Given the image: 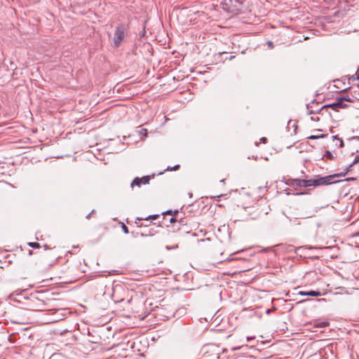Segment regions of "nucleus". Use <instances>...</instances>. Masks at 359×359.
Here are the masks:
<instances>
[{
    "label": "nucleus",
    "instance_id": "nucleus-1",
    "mask_svg": "<svg viewBox=\"0 0 359 359\" xmlns=\"http://www.w3.org/2000/svg\"><path fill=\"white\" fill-rule=\"evenodd\" d=\"M125 37V27L123 25H119L116 27L114 36V43L118 47Z\"/></svg>",
    "mask_w": 359,
    "mask_h": 359
},
{
    "label": "nucleus",
    "instance_id": "nucleus-2",
    "mask_svg": "<svg viewBox=\"0 0 359 359\" xmlns=\"http://www.w3.org/2000/svg\"><path fill=\"white\" fill-rule=\"evenodd\" d=\"M332 178H333V177L330 175V176L319 177L318 179H313V182H314L313 187L330 184H332L331 180Z\"/></svg>",
    "mask_w": 359,
    "mask_h": 359
},
{
    "label": "nucleus",
    "instance_id": "nucleus-3",
    "mask_svg": "<svg viewBox=\"0 0 359 359\" xmlns=\"http://www.w3.org/2000/svg\"><path fill=\"white\" fill-rule=\"evenodd\" d=\"M150 180V176H144L142 178L135 177L130 184V187L133 188L134 186L140 187L142 184H149Z\"/></svg>",
    "mask_w": 359,
    "mask_h": 359
},
{
    "label": "nucleus",
    "instance_id": "nucleus-4",
    "mask_svg": "<svg viewBox=\"0 0 359 359\" xmlns=\"http://www.w3.org/2000/svg\"><path fill=\"white\" fill-rule=\"evenodd\" d=\"M301 296H309V297H319L320 292L319 291L311 290L309 292L300 291L298 293Z\"/></svg>",
    "mask_w": 359,
    "mask_h": 359
},
{
    "label": "nucleus",
    "instance_id": "nucleus-5",
    "mask_svg": "<svg viewBox=\"0 0 359 359\" xmlns=\"http://www.w3.org/2000/svg\"><path fill=\"white\" fill-rule=\"evenodd\" d=\"M298 184L300 187H308L313 186L314 182L313 179L311 180H300Z\"/></svg>",
    "mask_w": 359,
    "mask_h": 359
},
{
    "label": "nucleus",
    "instance_id": "nucleus-6",
    "mask_svg": "<svg viewBox=\"0 0 359 359\" xmlns=\"http://www.w3.org/2000/svg\"><path fill=\"white\" fill-rule=\"evenodd\" d=\"M345 102H346V97H339L338 99L337 102H336V104H337V108L344 109V108L347 107V104L345 103Z\"/></svg>",
    "mask_w": 359,
    "mask_h": 359
},
{
    "label": "nucleus",
    "instance_id": "nucleus-7",
    "mask_svg": "<svg viewBox=\"0 0 359 359\" xmlns=\"http://www.w3.org/2000/svg\"><path fill=\"white\" fill-rule=\"evenodd\" d=\"M316 212H317V210L316 209H313L309 212L302 213L299 218H302V219L311 218V217H313Z\"/></svg>",
    "mask_w": 359,
    "mask_h": 359
},
{
    "label": "nucleus",
    "instance_id": "nucleus-8",
    "mask_svg": "<svg viewBox=\"0 0 359 359\" xmlns=\"http://www.w3.org/2000/svg\"><path fill=\"white\" fill-rule=\"evenodd\" d=\"M137 133L140 135H142L143 137H147V130L146 128H139V129L137 130Z\"/></svg>",
    "mask_w": 359,
    "mask_h": 359
},
{
    "label": "nucleus",
    "instance_id": "nucleus-9",
    "mask_svg": "<svg viewBox=\"0 0 359 359\" xmlns=\"http://www.w3.org/2000/svg\"><path fill=\"white\" fill-rule=\"evenodd\" d=\"M327 136V135H311L310 137H309V138L311 140H316V139H320V138H324Z\"/></svg>",
    "mask_w": 359,
    "mask_h": 359
},
{
    "label": "nucleus",
    "instance_id": "nucleus-10",
    "mask_svg": "<svg viewBox=\"0 0 359 359\" xmlns=\"http://www.w3.org/2000/svg\"><path fill=\"white\" fill-rule=\"evenodd\" d=\"M28 245L29 247H31V248H40L39 243H36V242L29 243Z\"/></svg>",
    "mask_w": 359,
    "mask_h": 359
},
{
    "label": "nucleus",
    "instance_id": "nucleus-11",
    "mask_svg": "<svg viewBox=\"0 0 359 359\" xmlns=\"http://www.w3.org/2000/svg\"><path fill=\"white\" fill-rule=\"evenodd\" d=\"M327 325H328V323L327 322H321V323H316V327H325Z\"/></svg>",
    "mask_w": 359,
    "mask_h": 359
},
{
    "label": "nucleus",
    "instance_id": "nucleus-12",
    "mask_svg": "<svg viewBox=\"0 0 359 359\" xmlns=\"http://www.w3.org/2000/svg\"><path fill=\"white\" fill-rule=\"evenodd\" d=\"M333 140H337L339 142V147H344V142L341 138H339L337 135L332 136Z\"/></svg>",
    "mask_w": 359,
    "mask_h": 359
},
{
    "label": "nucleus",
    "instance_id": "nucleus-13",
    "mask_svg": "<svg viewBox=\"0 0 359 359\" xmlns=\"http://www.w3.org/2000/svg\"><path fill=\"white\" fill-rule=\"evenodd\" d=\"M244 346H248V345L243 344V345H241V346H233V347H231V350L232 351H238V350L241 349V348H242L243 347H244Z\"/></svg>",
    "mask_w": 359,
    "mask_h": 359
},
{
    "label": "nucleus",
    "instance_id": "nucleus-14",
    "mask_svg": "<svg viewBox=\"0 0 359 359\" xmlns=\"http://www.w3.org/2000/svg\"><path fill=\"white\" fill-rule=\"evenodd\" d=\"M325 156H326L327 158L330 159V160H332V159H333V158H334V156H333V154H332L330 151H326V152H325Z\"/></svg>",
    "mask_w": 359,
    "mask_h": 359
},
{
    "label": "nucleus",
    "instance_id": "nucleus-15",
    "mask_svg": "<svg viewBox=\"0 0 359 359\" xmlns=\"http://www.w3.org/2000/svg\"><path fill=\"white\" fill-rule=\"evenodd\" d=\"M323 107H332V109H337V104H336V102H334L332 104L325 105Z\"/></svg>",
    "mask_w": 359,
    "mask_h": 359
},
{
    "label": "nucleus",
    "instance_id": "nucleus-16",
    "mask_svg": "<svg viewBox=\"0 0 359 359\" xmlns=\"http://www.w3.org/2000/svg\"><path fill=\"white\" fill-rule=\"evenodd\" d=\"M358 163H359V154L355 157L353 161L350 164L349 168Z\"/></svg>",
    "mask_w": 359,
    "mask_h": 359
},
{
    "label": "nucleus",
    "instance_id": "nucleus-17",
    "mask_svg": "<svg viewBox=\"0 0 359 359\" xmlns=\"http://www.w3.org/2000/svg\"><path fill=\"white\" fill-rule=\"evenodd\" d=\"M157 217H158V215H149L148 217H147V218H145V219H144V218H139V217H138V218H137V219H140V220L146 219V220H147V219H148L149 218H154V219H155V218H156Z\"/></svg>",
    "mask_w": 359,
    "mask_h": 359
},
{
    "label": "nucleus",
    "instance_id": "nucleus-18",
    "mask_svg": "<svg viewBox=\"0 0 359 359\" xmlns=\"http://www.w3.org/2000/svg\"><path fill=\"white\" fill-rule=\"evenodd\" d=\"M122 230L125 233H128V229L124 224H122Z\"/></svg>",
    "mask_w": 359,
    "mask_h": 359
},
{
    "label": "nucleus",
    "instance_id": "nucleus-19",
    "mask_svg": "<svg viewBox=\"0 0 359 359\" xmlns=\"http://www.w3.org/2000/svg\"><path fill=\"white\" fill-rule=\"evenodd\" d=\"M267 45H268V47L269 48H273V43L271 41H267Z\"/></svg>",
    "mask_w": 359,
    "mask_h": 359
},
{
    "label": "nucleus",
    "instance_id": "nucleus-20",
    "mask_svg": "<svg viewBox=\"0 0 359 359\" xmlns=\"http://www.w3.org/2000/svg\"><path fill=\"white\" fill-rule=\"evenodd\" d=\"M179 167H180V165H175L173 168H172L170 169V170H177V169H178V168H179Z\"/></svg>",
    "mask_w": 359,
    "mask_h": 359
},
{
    "label": "nucleus",
    "instance_id": "nucleus-21",
    "mask_svg": "<svg viewBox=\"0 0 359 359\" xmlns=\"http://www.w3.org/2000/svg\"><path fill=\"white\" fill-rule=\"evenodd\" d=\"M209 348L210 350L214 351L215 349L217 348V346H215L214 345H210V346H209Z\"/></svg>",
    "mask_w": 359,
    "mask_h": 359
},
{
    "label": "nucleus",
    "instance_id": "nucleus-22",
    "mask_svg": "<svg viewBox=\"0 0 359 359\" xmlns=\"http://www.w3.org/2000/svg\"><path fill=\"white\" fill-rule=\"evenodd\" d=\"M255 337H246V341H249L252 339H254Z\"/></svg>",
    "mask_w": 359,
    "mask_h": 359
},
{
    "label": "nucleus",
    "instance_id": "nucleus-23",
    "mask_svg": "<svg viewBox=\"0 0 359 359\" xmlns=\"http://www.w3.org/2000/svg\"><path fill=\"white\" fill-rule=\"evenodd\" d=\"M61 319H62V318H61V317H60V316H58V317L55 318H54V320H55V321H57V320H61Z\"/></svg>",
    "mask_w": 359,
    "mask_h": 359
},
{
    "label": "nucleus",
    "instance_id": "nucleus-24",
    "mask_svg": "<svg viewBox=\"0 0 359 359\" xmlns=\"http://www.w3.org/2000/svg\"><path fill=\"white\" fill-rule=\"evenodd\" d=\"M170 222L171 223H173V222H175V218H173V217H172V218L170 219Z\"/></svg>",
    "mask_w": 359,
    "mask_h": 359
},
{
    "label": "nucleus",
    "instance_id": "nucleus-25",
    "mask_svg": "<svg viewBox=\"0 0 359 359\" xmlns=\"http://www.w3.org/2000/svg\"><path fill=\"white\" fill-rule=\"evenodd\" d=\"M172 211L171 210H168L166 212H164V214H171Z\"/></svg>",
    "mask_w": 359,
    "mask_h": 359
},
{
    "label": "nucleus",
    "instance_id": "nucleus-26",
    "mask_svg": "<svg viewBox=\"0 0 359 359\" xmlns=\"http://www.w3.org/2000/svg\"><path fill=\"white\" fill-rule=\"evenodd\" d=\"M261 140L263 141L264 142H265L266 141V138L262 137V138H261Z\"/></svg>",
    "mask_w": 359,
    "mask_h": 359
},
{
    "label": "nucleus",
    "instance_id": "nucleus-27",
    "mask_svg": "<svg viewBox=\"0 0 359 359\" xmlns=\"http://www.w3.org/2000/svg\"><path fill=\"white\" fill-rule=\"evenodd\" d=\"M215 358H216L217 359H219V353H217V354L215 355Z\"/></svg>",
    "mask_w": 359,
    "mask_h": 359
},
{
    "label": "nucleus",
    "instance_id": "nucleus-28",
    "mask_svg": "<svg viewBox=\"0 0 359 359\" xmlns=\"http://www.w3.org/2000/svg\"><path fill=\"white\" fill-rule=\"evenodd\" d=\"M346 101L350 102V101H351V98H350V97H346Z\"/></svg>",
    "mask_w": 359,
    "mask_h": 359
},
{
    "label": "nucleus",
    "instance_id": "nucleus-29",
    "mask_svg": "<svg viewBox=\"0 0 359 359\" xmlns=\"http://www.w3.org/2000/svg\"><path fill=\"white\" fill-rule=\"evenodd\" d=\"M222 195L216 196L217 198H219Z\"/></svg>",
    "mask_w": 359,
    "mask_h": 359
},
{
    "label": "nucleus",
    "instance_id": "nucleus-30",
    "mask_svg": "<svg viewBox=\"0 0 359 359\" xmlns=\"http://www.w3.org/2000/svg\"><path fill=\"white\" fill-rule=\"evenodd\" d=\"M318 301H325V299H319Z\"/></svg>",
    "mask_w": 359,
    "mask_h": 359
},
{
    "label": "nucleus",
    "instance_id": "nucleus-31",
    "mask_svg": "<svg viewBox=\"0 0 359 359\" xmlns=\"http://www.w3.org/2000/svg\"><path fill=\"white\" fill-rule=\"evenodd\" d=\"M90 215V214H88V215H87V218H89Z\"/></svg>",
    "mask_w": 359,
    "mask_h": 359
}]
</instances>
